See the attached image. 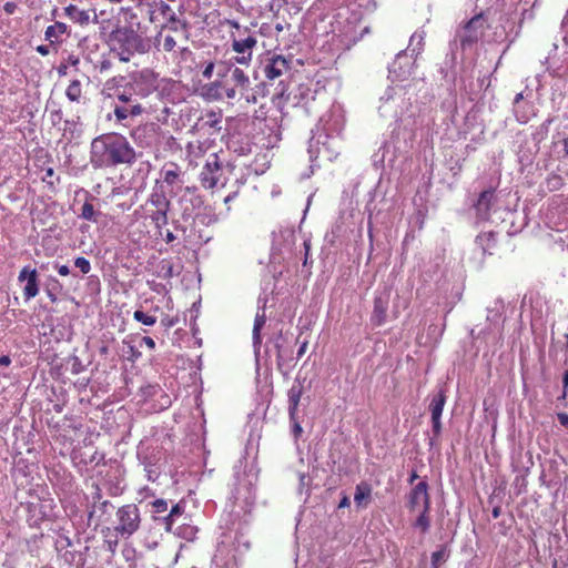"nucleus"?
<instances>
[{
    "mask_svg": "<svg viewBox=\"0 0 568 568\" xmlns=\"http://www.w3.org/2000/svg\"><path fill=\"white\" fill-rule=\"evenodd\" d=\"M138 153L129 140L115 132L95 136L90 144V164L95 170L112 169L119 165L131 166Z\"/></svg>",
    "mask_w": 568,
    "mask_h": 568,
    "instance_id": "nucleus-1",
    "label": "nucleus"
},
{
    "mask_svg": "<svg viewBox=\"0 0 568 568\" xmlns=\"http://www.w3.org/2000/svg\"><path fill=\"white\" fill-rule=\"evenodd\" d=\"M476 0V9L479 10L473 18H470L467 22H465L459 29L456 30L455 39L450 42L452 53L447 55L444 64L440 67V73L444 79L449 81L455 80L454 65L456 61V55L453 50V45H457L459 42L460 49L466 51L468 49H473L475 44L481 40L485 30L491 27V23L495 20V16L497 13V9H494V4L484 9Z\"/></svg>",
    "mask_w": 568,
    "mask_h": 568,
    "instance_id": "nucleus-2",
    "label": "nucleus"
},
{
    "mask_svg": "<svg viewBox=\"0 0 568 568\" xmlns=\"http://www.w3.org/2000/svg\"><path fill=\"white\" fill-rule=\"evenodd\" d=\"M133 24L121 26L119 22L110 32H103V41L111 53L121 62H129L136 54H145L151 49V40L139 32Z\"/></svg>",
    "mask_w": 568,
    "mask_h": 568,
    "instance_id": "nucleus-3",
    "label": "nucleus"
},
{
    "mask_svg": "<svg viewBox=\"0 0 568 568\" xmlns=\"http://www.w3.org/2000/svg\"><path fill=\"white\" fill-rule=\"evenodd\" d=\"M258 478L257 468L247 462L239 460L233 467L230 500L243 513H250L255 503V486Z\"/></svg>",
    "mask_w": 568,
    "mask_h": 568,
    "instance_id": "nucleus-4",
    "label": "nucleus"
},
{
    "mask_svg": "<svg viewBox=\"0 0 568 568\" xmlns=\"http://www.w3.org/2000/svg\"><path fill=\"white\" fill-rule=\"evenodd\" d=\"M291 68V61L285 59L283 55H273L266 58L261 62L258 70L254 71V79L258 80L260 73L263 78L273 84L275 80H278V83L275 88V91L272 95V102L274 105L282 110L284 102L287 100V84L282 79L283 74L286 73Z\"/></svg>",
    "mask_w": 568,
    "mask_h": 568,
    "instance_id": "nucleus-5",
    "label": "nucleus"
},
{
    "mask_svg": "<svg viewBox=\"0 0 568 568\" xmlns=\"http://www.w3.org/2000/svg\"><path fill=\"white\" fill-rule=\"evenodd\" d=\"M131 138L136 146L142 149H158L165 138V132L154 122H146L131 131Z\"/></svg>",
    "mask_w": 568,
    "mask_h": 568,
    "instance_id": "nucleus-6",
    "label": "nucleus"
},
{
    "mask_svg": "<svg viewBox=\"0 0 568 568\" xmlns=\"http://www.w3.org/2000/svg\"><path fill=\"white\" fill-rule=\"evenodd\" d=\"M129 89L134 92L138 99L150 97L159 89V74L152 69L144 68L133 72L128 82Z\"/></svg>",
    "mask_w": 568,
    "mask_h": 568,
    "instance_id": "nucleus-7",
    "label": "nucleus"
},
{
    "mask_svg": "<svg viewBox=\"0 0 568 568\" xmlns=\"http://www.w3.org/2000/svg\"><path fill=\"white\" fill-rule=\"evenodd\" d=\"M118 526L115 530L121 536H131L140 528V510L135 504H128L120 507L116 511Z\"/></svg>",
    "mask_w": 568,
    "mask_h": 568,
    "instance_id": "nucleus-8",
    "label": "nucleus"
},
{
    "mask_svg": "<svg viewBox=\"0 0 568 568\" xmlns=\"http://www.w3.org/2000/svg\"><path fill=\"white\" fill-rule=\"evenodd\" d=\"M181 219L184 222L199 216V211L204 206V199L194 187H185L179 199Z\"/></svg>",
    "mask_w": 568,
    "mask_h": 568,
    "instance_id": "nucleus-9",
    "label": "nucleus"
},
{
    "mask_svg": "<svg viewBox=\"0 0 568 568\" xmlns=\"http://www.w3.org/2000/svg\"><path fill=\"white\" fill-rule=\"evenodd\" d=\"M414 65L413 54H409L407 50H402L388 65V78L392 81H405L410 77Z\"/></svg>",
    "mask_w": 568,
    "mask_h": 568,
    "instance_id": "nucleus-10",
    "label": "nucleus"
},
{
    "mask_svg": "<svg viewBox=\"0 0 568 568\" xmlns=\"http://www.w3.org/2000/svg\"><path fill=\"white\" fill-rule=\"evenodd\" d=\"M514 144L516 146V154L518 156V161L523 166L531 165L536 155L540 151L539 146H536L528 138V132L519 131L515 135Z\"/></svg>",
    "mask_w": 568,
    "mask_h": 568,
    "instance_id": "nucleus-11",
    "label": "nucleus"
},
{
    "mask_svg": "<svg viewBox=\"0 0 568 568\" xmlns=\"http://www.w3.org/2000/svg\"><path fill=\"white\" fill-rule=\"evenodd\" d=\"M222 171L223 168L219 161L217 155L212 154L200 173V181L202 186L205 189H213L217 185L223 186L224 181L221 180Z\"/></svg>",
    "mask_w": 568,
    "mask_h": 568,
    "instance_id": "nucleus-12",
    "label": "nucleus"
},
{
    "mask_svg": "<svg viewBox=\"0 0 568 568\" xmlns=\"http://www.w3.org/2000/svg\"><path fill=\"white\" fill-rule=\"evenodd\" d=\"M407 508L409 511H416L419 508L430 509V496L428 494V484L420 480L407 495Z\"/></svg>",
    "mask_w": 568,
    "mask_h": 568,
    "instance_id": "nucleus-13",
    "label": "nucleus"
},
{
    "mask_svg": "<svg viewBox=\"0 0 568 568\" xmlns=\"http://www.w3.org/2000/svg\"><path fill=\"white\" fill-rule=\"evenodd\" d=\"M390 301V292L387 288L376 292L371 322L375 326H382L387 318V311Z\"/></svg>",
    "mask_w": 568,
    "mask_h": 568,
    "instance_id": "nucleus-14",
    "label": "nucleus"
},
{
    "mask_svg": "<svg viewBox=\"0 0 568 568\" xmlns=\"http://www.w3.org/2000/svg\"><path fill=\"white\" fill-rule=\"evenodd\" d=\"M222 114L210 111L201 116L194 125V129L209 136L215 135L221 131Z\"/></svg>",
    "mask_w": 568,
    "mask_h": 568,
    "instance_id": "nucleus-15",
    "label": "nucleus"
},
{
    "mask_svg": "<svg viewBox=\"0 0 568 568\" xmlns=\"http://www.w3.org/2000/svg\"><path fill=\"white\" fill-rule=\"evenodd\" d=\"M19 282H26L23 288V297L26 301H30L36 297L39 293L38 272L36 268H31L30 265L24 266L18 276Z\"/></svg>",
    "mask_w": 568,
    "mask_h": 568,
    "instance_id": "nucleus-16",
    "label": "nucleus"
},
{
    "mask_svg": "<svg viewBox=\"0 0 568 568\" xmlns=\"http://www.w3.org/2000/svg\"><path fill=\"white\" fill-rule=\"evenodd\" d=\"M231 45L234 52L236 53H245L250 52L253 54V49L256 48L257 39L255 34L252 32L251 28L248 27V31L244 34L231 32Z\"/></svg>",
    "mask_w": 568,
    "mask_h": 568,
    "instance_id": "nucleus-17",
    "label": "nucleus"
},
{
    "mask_svg": "<svg viewBox=\"0 0 568 568\" xmlns=\"http://www.w3.org/2000/svg\"><path fill=\"white\" fill-rule=\"evenodd\" d=\"M496 200L495 190L487 189L480 192L477 201L474 204L476 217L480 221H487L490 216L491 206Z\"/></svg>",
    "mask_w": 568,
    "mask_h": 568,
    "instance_id": "nucleus-18",
    "label": "nucleus"
},
{
    "mask_svg": "<svg viewBox=\"0 0 568 568\" xmlns=\"http://www.w3.org/2000/svg\"><path fill=\"white\" fill-rule=\"evenodd\" d=\"M187 516L185 515V503L179 501L172 506L169 514L162 517H156L155 520L160 523L165 529V531H171L173 526H175L181 520H187Z\"/></svg>",
    "mask_w": 568,
    "mask_h": 568,
    "instance_id": "nucleus-19",
    "label": "nucleus"
},
{
    "mask_svg": "<svg viewBox=\"0 0 568 568\" xmlns=\"http://www.w3.org/2000/svg\"><path fill=\"white\" fill-rule=\"evenodd\" d=\"M304 393L303 381L296 377L287 392V412L290 419L298 414V405Z\"/></svg>",
    "mask_w": 568,
    "mask_h": 568,
    "instance_id": "nucleus-20",
    "label": "nucleus"
},
{
    "mask_svg": "<svg viewBox=\"0 0 568 568\" xmlns=\"http://www.w3.org/2000/svg\"><path fill=\"white\" fill-rule=\"evenodd\" d=\"M168 193H173V190L166 191L163 183L156 180L154 187L148 199V203L155 207V210H170L171 202L168 199Z\"/></svg>",
    "mask_w": 568,
    "mask_h": 568,
    "instance_id": "nucleus-21",
    "label": "nucleus"
},
{
    "mask_svg": "<svg viewBox=\"0 0 568 568\" xmlns=\"http://www.w3.org/2000/svg\"><path fill=\"white\" fill-rule=\"evenodd\" d=\"M138 458L144 467L146 478L150 481H155L161 475L160 457L155 454H138Z\"/></svg>",
    "mask_w": 568,
    "mask_h": 568,
    "instance_id": "nucleus-22",
    "label": "nucleus"
},
{
    "mask_svg": "<svg viewBox=\"0 0 568 568\" xmlns=\"http://www.w3.org/2000/svg\"><path fill=\"white\" fill-rule=\"evenodd\" d=\"M160 13L168 19L166 27L172 31H178L180 28L186 29V21H182L179 19L176 13L173 11L170 4L164 2L163 0L159 3Z\"/></svg>",
    "mask_w": 568,
    "mask_h": 568,
    "instance_id": "nucleus-23",
    "label": "nucleus"
},
{
    "mask_svg": "<svg viewBox=\"0 0 568 568\" xmlns=\"http://www.w3.org/2000/svg\"><path fill=\"white\" fill-rule=\"evenodd\" d=\"M475 244L484 256L491 255L497 245V233L494 231L480 233L476 236Z\"/></svg>",
    "mask_w": 568,
    "mask_h": 568,
    "instance_id": "nucleus-24",
    "label": "nucleus"
},
{
    "mask_svg": "<svg viewBox=\"0 0 568 568\" xmlns=\"http://www.w3.org/2000/svg\"><path fill=\"white\" fill-rule=\"evenodd\" d=\"M261 308H262V312H257L255 315L253 332H252V343H253L255 353L260 352V348L262 345L261 331L266 323V315H265V311H264L265 304Z\"/></svg>",
    "mask_w": 568,
    "mask_h": 568,
    "instance_id": "nucleus-25",
    "label": "nucleus"
},
{
    "mask_svg": "<svg viewBox=\"0 0 568 568\" xmlns=\"http://www.w3.org/2000/svg\"><path fill=\"white\" fill-rule=\"evenodd\" d=\"M554 121V116H548L539 125L535 126L530 133H528V138L536 143V146L540 148L541 142L548 138L550 125Z\"/></svg>",
    "mask_w": 568,
    "mask_h": 568,
    "instance_id": "nucleus-26",
    "label": "nucleus"
},
{
    "mask_svg": "<svg viewBox=\"0 0 568 568\" xmlns=\"http://www.w3.org/2000/svg\"><path fill=\"white\" fill-rule=\"evenodd\" d=\"M199 529L196 526L187 523L186 520H181L170 532H173L179 538L185 539L187 541H193L196 538Z\"/></svg>",
    "mask_w": 568,
    "mask_h": 568,
    "instance_id": "nucleus-27",
    "label": "nucleus"
},
{
    "mask_svg": "<svg viewBox=\"0 0 568 568\" xmlns=\"http://www.w3.org/2000/svg\"><path fill=\"white\" fill-rule=\"evenodd\" d=\"M565 185L564 176L551 172L548 174V176L545 179V181L539 186V192L546 195L547 193H551L555 191L560 190Z\"/></svg>",
    "mask_w": 568,
    "mask_h": 568,
    "instance_id": "nucleus-28",
    "label": "nucleus"
},
{
    "mask_svg": "<svg viewBox=\"0 0 568 568\" xmlns=\"http://www.w3.org/2000/svg\"><path fill=\"white\" fill-rule=\"evenodd\" d=\"M114 116L115 120L122 123L124 120L129 118H134L140 115L143 112V108L141 104H132V105H119L114 106Z\"/></svg>",
    "mask_w": 568,
    "mask_h": 568,
    "instance_id": "nucleus-29",
    "label": "nucleus"
},
{
    "mask_svg": "<svg viewBox=\"0 0 568 568\" xmlns=\"http://www.w3.org/2000/svg\"><path fill=\"white\" fill-rule=\"evenodd\" d=\"M452 549L448 542H444L432 552L430 556V568H440L446 564L450 557Z\"/></svg>",
    "mask_w": 568,
    "mask_h": 568,
    "instance_id": "nucleus-30",
    "label": "nucleus"
},
{
    "mask_svg": "<svg viewBox=\"0 0 568 568\" xmlns=\"http://www.w3.org/2000/svg\"><path fill=\"white\" fill-rule=\"evenodd\" d=\"M446 400L447 396L444 388H439L436 393L432 394V400L429 404L432 417H442Z\"/></svg>",
    "mask_w": 568,
    "mask_h": 568,
    "instance_id": "nucleus-31",
    "label": "nucleus"
},
{
    "mask_svg": "<svg viewBox=\"0 0 568 568\" xmlns=\"http://www.w3.org/2000/svg\"><path fill=\"white\" fill-rule=\"evenodd\" d=\"M547 69L554 75L558 78L568 77V50L565 52L562 60H550L547 58Z\"/></svg>",
    "mask_w": 568,
    "mask_h": 568,
    "instance_id": "nucleus-32",
    "label": "nucleus"
},
{
    "mask_svg": "<svg viewBox=\"0 0 568 568\" xmlns=\"http://www.w3.org/2000/svg\"><path fill=\"white\" fill-rule=\"evenodd\" d=\"M43 287L49 300L52 303H57L59 301V295L63 292V286L60 281L57 277L49 275L44 282Z\"/></svg>",
    "mask_w": 568,
    "mask_h": 568,
    "instance_id": "nucleus-33",
    "label": "nucleus"
},
{
    "mask_svg": "<svg viewBox=\"0 0 568 568\" xmlns=\"http://www.w3.org/2000/svg\"><path fill=\"white\" fill-rule=\"evenodd\" d=\"M372 497V486L367 481H361L356 485L354 501L357 507L366 506Z\"/></svg>",
    "mask_w": 568,
    "mask_h": 568,
    "instance_id": "nucleus-34",
    "label": "nucleus"
},
{
    "mask_svg": "<svg viewBox=\"0 0 568 568\" xmlns=\"http://www.w3.org/2000/svg\"><path fill=\"white\" fill-rule=\"evenodd\" d=\"M511 217L510 226L507 231L509 236H514L520 233L527 226V214L525 212H510L508 214Z\"/></svg>",
    "mask_w": 568,
    "mask_h": 568,
    "instance_id": "nucleus-35",
    "label": "nucleus"
},
{
    "mask_svg": "<svg viewBox=\"0 0 568 568\" xmlns=\"http://www.w3.org/2000/svg\"><path fill=\"white\" fill-rule=\"evenodd\" d=\"M64 13L73 22L79 23L80 26H87L90 22L89 11L81 10L74 4H69L68 7H65Z\"/></svg>",
    "mask_w": 568,
    "mask_h": 568,
    "instance_id": "nucleus-36",
    "label": "nucleus"
},
{
    "mask_svg": "<svg viewBox=\"0 0 568 568\" xmlns=\"http://www.w3.org/2000/svg\"><path fill=\"white\" fill-rule=\"evenodd\" d=\"M68 32V26L57 21L54 24L47 27L44 38L51 44L60 41V36Z\"/></svg>",
    "mask_w": 568,
    "mask_h": 568,
    "instance_id": "nucleus-37",
    "label": "nucleus"
},
{
    "mask_svg": "<svg viewBox=\"0 0 568 568\" xmlns=\"http://www.w3.org/2000/svg\"><path fill=\"white\" fill-rule=\"evenodd\" d=\"M78 216L82 220L97 223L99 219L102 216V213L95 210L91 201L87 200L83 203Z\"/></svg>",
    "mask_w": 568,
    "mask_h": 568,
    "instance_id": "nucleus-38",
    "label": "nucleus"
},
{
    "mask_svg": "<svg viewBox=\"0 0 568 568\" xmlns=\"http://www.w3.org/2000/svg\"><path fill=\"white\" fill-rule=\"evenodd\" d=\"M227 71L230 72L231 80L240 88V90L247 89L250 87V78L242 69L239 67H229Z\"/></svg>",
    "mask_w": 568,
    "mask_h": 568,
    "instance_id": "nucleus-39",
    "label": "nucleus"
},
{
    "mask_svg": "<svg viewBox=\"0 0 568 568\" xmlns=\"http://www.w3.org/2000/svg\"><path fill=\"white\" fill-rule=\"evenodd\" d=\"M430 509L425 510L423 508L416 519L413 521L412 527L420 531L422 535H425L430 529Z\"/></svg>",
    "mask_w": 568,
    "mask_h": 568,
    "instance_id": "nucleus-40",
    "label": "nucleus"
},
{
    "mask_svg": "<svg viewBox=\"0 0 568 568\" xmlns=\"http://www.w3.org/2000/svg\"><path fill=\"white\" fill-rule=\"evenodd\" d=\"M119 102H121V105H132V104H140L139 99L134 94L132 90L129 89V84L126 83L122 90H118L115 94Z\"/></svg>",
    "mask_w": 568,
    "mask_h": 568,
    "instance_id": "nucleus-41",
    "label": "nucleus"
},
{
    "mask_svg": "<svg viewBox=\"0 0 568 568\" xmlns=\"http://www.w3.org/2000/svg\"><path fill=\"white\" fill-rule=\"evenodd\" d=\"M180 169L176 165H173L172 169H166L163 171V180L160 183H163V187L173 186L179 182L180 179Z\"/></svg>",
    "mask_w": 568,
    "mask_h": 568,
    "instance_id": "nucleus-42",
    "label": "nucleus"
},
{
    "mask_svg": "<svg viewBox=\"0 0 568 568\" xmlns=\"http://www.w3.org/2000/svg\"><path fill=\"white\" fill-rule=\"evenodd\" d=\"M169 211L170 210H154L150 214L151 221L154 223L155 227L161 232V230L168 225L169 223Z\"/></svg>",
    "mask_w": 568,
    "mask_h": 568,
    "instance_id": "nucleus-43",
    "label": "nucleus"
},
{
    "mask_svg": "<svg viewBox=\"0 0 568 568\" xmlns=\"http://www.w3.org/2000/svg\"><path fill=\"white\" fill-rule=\"evenodd\" d=\"M63 135L69 140L78 139L81 135V130L78 128V121L67 119L64 120Z\"/></svg>",
    "mask_w": 568,
    "mask_h": 568,
    "instance_id": "nucleus-44",
    "label": "nucleus"
},
{
    "mask_svg": "<svg viewBox=\"0 0 568 568\" xmlns=\"http://www.w3.org/2000/svg\"><path fill=\"white\" fill-rule=\"evenodd\" d=\"M424 32H415L409 39V44L407 47V52L410 51V54H419L424 45Z\"/></svg>",
    "mask_w": 568,
    "mask_h": 568,
    "instance_id": "nucleus-45",
    "label": "nucleus"
},
{
    "mask_svg": "<svg viewBox=\"0 0 568 568\" xmlns=\"http://www.w3.org/2000/svg\"><path fill=\"white\" fill-rule=\"evenodd\" d=\"M81 94H82L81 82L79 80L71 81L65 90L67 98L72 102H79Z\"/></svg>",
    "mask_w": 568,
    "mask_h": 568,
    "instance_id": "nucleus-46",
    "label": "nucleus"
},
{
    "mask_svg": "<svg viewBox=\"0 0 568 568\" xmlns=\"http://www.w3.org/2000/svg\"><path fill=\"white\" fill-rule=\"evenodd\" d=\"M156 274L159 277L168 280L174 276L173 264L169 260H162L156 265Z\"/></svg>",
    "mask_w": 568,
    "mask_h": 568,
    "instance_id": "nucleus-47",
    "label": "nucleus"
},
{
    "mask_svg": "<svg viewBox=\"0 0 568 568\" xmlns=\"http://www.w3.org/2000/svg\"><path fill=\"white\" fill-rule=\"evenodd\" d=\"M133 318L136 322L142 323L143 325H146V326H152V325H154L156 323V317L155 316L149 315V314L144 313L141 310H136L133 313Z\"/></svg>",
    "mask_w": 568,
    "mask_h": 568,
    "instance_id": "nucleus-48",
    "label": "nucleus"
},
{
    "mask_svg": "<svg viewBox=\"0 0 568 568\" xmlns=\"http://www.w3.org/2000/svg\"><path fill=\"white\" fill-rule=\"evenodd\" d=\"M503 307H504V305H503L501 301H499V300L495 301L494 306L487 308V311H488L487 321H489L491 323L498 322V320L501 316L500 310Z\"/></svg>",
    "mask_w": 568,
    "mask_h": 568,
    "instance_id": "nucleus-49",
    "label": "nucleus"
},
{
    "mask_svg": "<svg viewBox=\"0 0 568 568\" xmlns=\"http://www.w3.org/2000/svg\"><path fill=\"white\" fill-rule=\"evenodd\" d=\"M273 85L272 83H270L268 81H266L265 79L260 81L258 83H256L254 85V88H251L252 91H254L255 95L257 97H266L267 94H270V87Z\"/></svg>",
    "mask_w": 568,
    "mask_h": 568,
    "instance_id": "nucleus-50",
    "label": "nucleus"
},
{
    "mask_svg": "<svg viewBox=\"0 0 568 568\" xmlns=\"http://www.w3.org/2000/svg\"><path fill=\"white\" fill-rule=\"evenodd\" d=\"M74 266L80 270L82 274H88L91 271V263L83 256H78L74 260Z\"/></svg>",
    "mask_w": 568,
    "mask_h": 568,
    "instance_id": "nucleus-51",
    "label": "nucleus"
},
{
    "mask_svg": "<svg viewBox=\"0 0 568 568\" xmlns=\"http://www.w3.org/2000/svg\"><path fill=\"white\" fill-rule=\"evenodd\" d=\"M69 362L71 363V373L73 375H78L85 369L82 361L77 355L70 356Z\"/></svg>",
    "mask_w": 568,
    "mask_h": 568,
    "instance_id": "nucleus-52",
    "label": "nucleus"
},
{
    "mask_svg": "<svg viewBox=\"0 0 568 568\" xmlns=\"http://www.w3.org/2000/svg\"><path fill=\"white\" fill-rule=\"evenodd\" d=\"M442 417H432V432L433 437L429 439V445H434V439L438 437L442 433Z\"/></svg>",
    "mask_w": 568,
    "mask_h": 568,
    "instance_id": "nucleus-53",
    "label": "nucleus"
},
{
    "mask_svg": "<svg viewBox=\"0 0 568 568\" xmlns=\"http://www.w3.org/2000/svg\"><path fill=\"white\" fill-rule=\"evenodd\" d=\"M252 60V53L245 52V53H237L236 57L232 58L230 60V67L234 68L235 63L239 64H248Z\"/></svg>",
    "mask_w": 568,
    "mask_h": 568,
    "instance_id": "nucleus-54",
    "label": "nucleus"
},
{
    "mask_svg": "<svg viewBox=\"0 0 568 568\" xmlns=\"http://www.w3.org/2000/svg\"><path fill=\"white\" fill-rule=\"evenodd\" d=\"M291 424H292V434L294 436V438L297 440L302 433H303V428L301 426V423L298 420V414H295L294 415V418L293 419H290Z\"/></svg>",
    "mask_w": 568,
    "mask_h": 568,
    "instance_id": "nucleus-55",
    "label": "nucleus"
},
{
    "mask_svg": "<svg viewBox=\"0 0 568 568\" xmlns=\"http://www.w3.org/2000/svg\"><path fill=\"white\" fill-rule=\"evenodd\" d=\"M113 63L110 59L102 57L100 61L97 62L95 69L99 70L100 73L108 72L112 69Z\"/></svg>",
    "mask_w": 568,
    "mask_h": 568,
    "instance_id": "nucleus-56",
    "label": "nucleus"
},
{
    "mask_svg": "<svg viewBox=\"0 0 568 568\" xmlns=\"http://www.w3.org/2000/svg\"><path fill=\"white\" fill-rule=\"evenodd\" d=\"M514 114L516 120L521 124H525L529 121V116L521 105L514 106Z\"/></svg>",
    "mask_w": 568,
    "mask_h": 568,
    "instance_id": "nucleus-57",
    "label": "nucleus"
},
{
    "mask_svg": "<svg viewBox=\"0 0 568 568\" xmlns=\"http://www.w3.org/2000/svg\"><path fill=\"white\" fill-rule=\"evenodd\" d=\"M558 145H561L562 146V154H561V158L564 159H568V136H565L560 140H555V138L552 139V146L554 148H557Z\"/></svg>",
    "mask_w": 568,
    "mask_h": 568,
    "instance_id": "nucleus-58",
    "label": "nucleus"
},
{
    "mask_svg": "<svg viewBox=\"0 0 568 568\" xmlns=\"http://www.w3.org/2000/svg\"><path fill=\"white\" fill-rule=\"evenodd\" d=\"M152 506H153V509H154V513L155 514H163L168 510V501L165 499H155L153 503H152Z\"/></svg>",
    "mask_w": 568,
    "mask_h": 568,
    "instance_id": "nucleus-59",
    "label": "nucleus"
},
{
    "mask_svg": "<svg viewBox=\"0 0 568 568\" xmlns=\"http://www.w3.org/2000/svg\"><path fill=\"white\" fill-rule=\"evenodd\" d=\"M281 339H284V335H283L282 331H280L277 338L275 341L276 357H277L278 364L284 358V349H283L282 343L280 342Z\"/></svg>",
    "mask_w": 568,
    "mask_h": 568,
    "instance_id": "nucleus-60",
    "label": "nucleus"
},
{
    "mask_svg": "<svg viewBox=\"0 0 568 568\" xmlns=\"http://www.w3.org/2000/svg\"><path fill=\"white\" fill-rule=\"evenodd\" d=\"M241 95L245 99L247 103H256L257 102V95H255L254 91L248 87L247 89L240 90Z\"/></svg>",
    "mask_w": 568,
    "mask_h": 568,
    "instance_id": "nucleus-61",
    "label": "nucleus"
},
{
    "mask_svg": "<svg viewBox=\"0 0 568 568\" xmlns=\"http://www.w3.org/2000/svg\"><path fill=\"white\" fill-rule=\"evenodd\" d=\"M62 118H63V113L60 108L53 109L50 111V119H51L52 125L55 126L57 124H59L62 121Z\"/></svg>",
    "mask_w": 568,
    "mask_h": 568,
    "instance_id": "nucleus-62",
    "label": "nucleus"
},
{
    "mask_svg": "<svg viewBox=\"0 0 568 568\" xmlns=\"http://www.w3.org/2000/svg\"><path fill=\"white\" fill-rule=\"evenodd\" d=\"M215 64L213 61H210L205 64L204 69L202 70V77L204 79H211L214 72Z\"/></svg>",
    "mask_w": 568,
    "mask_h": 568,
    "instance_id": "nucleus-63",
    "label": "nucleus"
},
{
    "mask_svg": "<svg viewBox=\"0 0 568 568\" xmlns=\"http://www.w3.org/2000/svg\"><path fill=\"white\" fill-rule=\"evenodd\" d=\"M560 30L564 34V41L566 44H568V9L567 12L561 21Z\"/></svg>",
    "mask_w": 568,
    "mask_h": 568,
    "instance_id": "nucleus-64",
    "label": "nucleus"
}]
</instances>
